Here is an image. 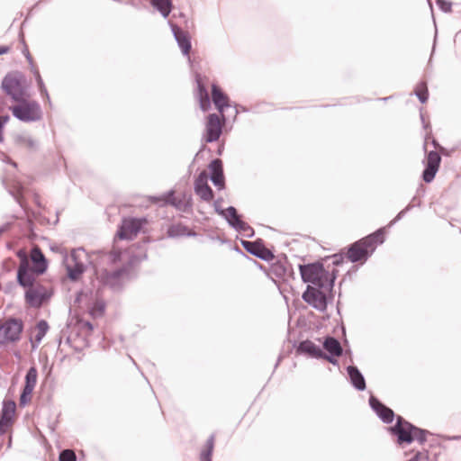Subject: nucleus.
<instances>
[{"label":"nucleus","instance_id":"nucleus-45","mask_svg":"<svg viewBox=\"0 0 461 461\" xmlns=\"http://www.w3.org/2000/svg\"><path fill=\"white\" fill-rule=\"evenodd\" d=\"M26 58H27V59H28V60H30V61H31L32 57H31V54H30L28 51H27V53H26Z\"/></svg>","mask_w":461,"mask_h":461},{"label":"nucleus","instance_id":"nucleus-27","mask_svg":"<svg viewBox=\"0 0 461 461\" xmlns=\"http://www.w3.org/2000/svg\"><path fill=\"white\" fill-rule=\"evenodd\" d=\"M244 245H245V248L249 252H251L252 254H254L263 259H268L270 258H273L272 253L268 249H267L263 247H260L255 243L245 242Z\"/></svg>","mask_w":461,"mask_h":461},{"label":"nucleus","instance_id":"nucleus-19","mask_svg":"<svg viewBox=\"0 0 461 461\" xmlns=\"http://www.w3.org/2000/svg\"><path fill=\"white\" fill-rule=\"evenodd\" d=\"M209 167L212 171L211 179L213 185L220 190L223 189L225 187V179L221 161L220 159H214L211 162Z\"/></svg>","mask_w":461,"mask_h":461},{"label":"nucleus","instance_id":"nucleus-40","mask_svg":"<svg viewBox=\"0 0 461 461\" xmlns=\"http://www.w3.org/2000/svg\"><path fill=\"white\" fill-rule=\"evenodd\" d=\"M408 461H429V456L427 453L418 452L412 458Z\"/></svg>","mask_w":461,"mask_h":461},{"label":"nucleus","instance_id":"nucleus-24","mask_svg":"<svg viewBox=\"0 0 461 461\" xmlns=\"http://www.w3.org/2000/svg\"><path fill=\"white\" fill-rule=\"evenodd\" d=\"M197 83V97L199 100L200 107L203 112L208 111L211 108V102L207 90L203 84L201 78L198 77L196 79Z\"/></svg>","mask_w":461,"mask_h":461},{"label":"nucleus","instance_id":"nucleus-9","mask_svg":"<svg viewBox=\"0 0 461 461\" xmlns=\"http://www.w3.org/2000/svg\"><path fill=\"white\" fill-rule=\"evenodd\" d=\"M146 223L147 220L145 218H124L116 233V238L119 240H132Z\"/></svg>","mask_w":461,"mask_h":461},{"label":"nucleus","instance_id":"nucleus-22","mask_svg":"<svg viewBox=\"0 0 461 461\" xmlns=\"http://www.w3.org/2000/svg\"><path fill=\"white\" fill-rule=\"evenodd\" d=\"M50 326L44 320L40 321L31 331V342L32 348H35L48 332Z\"/></svg>","mask_w":461,"mask_h":461},{"label":"nucleus","instance_id":"nucleus-14","mask_svg":"<svg viewBox=\"0 0 461 461\" xmlns=\"http://www.w3.org/2000/svg\"><path fill=\"white\" fill-rule=\"evenodd\" d=\"M25 301L31 306L39 308L42 303L48 298L45 288L41 285H33L26 287Z\"/></svg>","mask_w":461,"mask_h":461},{"label":"nucleus","instance_id":"nucleus-38","mask_svg":"<svg viewBox=\"0 0 461 461\" xmlns=\"http://www.w3.org/2000/svg\"><path fill=\"white\" fill-rule=\"evenodd\" d=\"M438 5L442 9L444 12H450L452 4L447 0H438L437 1Z\"/></svg>","mask_w":461,"mask_h":461},{"label":"nucleus","instance_id":"nucleus-29","mask_svg":"<svg viewBox=\"0 0 461 461\" xmlns=\"http://www.w3.org/2000/svg\"><path fill=\"white\" fill-rule=\"evenodd\" d=\"M191 230H189L186 226L176 223L171 225L167 230V236L170 238H177L182 236H189L192 235Z\"/></svg>","mask_w":461,"mask_h":461},{"label":"nucleus","instance_id":"nucleus-2","mask_svg":"<svg viewBox=\"0 0 461 461\" xmlns=\"http://www.w3.org/2000/svg\"><path fill=\"white\" fill-rule=\"evenodd\" d=\"M299 269L303 280L306 283H312L319 287H324L328 282L330 285H333L335 276L330 277L321 263L301 265Z\"/></svg>","mask_w":461,"mask_h":461},{"label":"nucleus","instance_id":"nucleus-34","mask_svg":"<svg viewBox=\"0 0 461 461\" xmlns=\"http://www.w3.org/2000/svg\"><path fill=\"white\" fill-rule=\"evenodd\" d=\"M415 95L418 96L420 101L424 104L427 102L429 98V90L427 84L425 82H420L417 84L415 87Z\"/></svg>","mask_w":461,"mask_h":461},{"label":"nucleus","instance_id":"nucleus-37","mask_svg":"<svg viewBox=\"0 0 461 461\" xmlns=\"http://www.w3.org/2000/svg\"><path fill=\"white\" fill-rule=\"evenodd\" d=\"M104 311V303L102 301H96L95 305L91 309V313L93 315H101Z\"/></svg>","mask_w":461,"mask_h":461},{"label":"nucleus","instance_id":"nucleus-20","mask_svg":"<svg viewBox=\"0 0 461 461\" xmlns=\"http://www.w3.org/2000/svg\"><path fill=\"white\" fill-rule=\"evenodd\" d=\"M370 405L384 422L390 423L393 421L394 417L393 411L390 408L384 405L376 398H370Z\"/></svg>","mask_w":461,"mask_h":461},{"label":"nucleus","instance_id":"nucleus-31","mask_svg":"<svg viewBox=\"0 0 461 461\" xmlns=\"http://www.w3.org/2000/svg\"><path fill=\"white\" fill-rule=\"evenodd\" d=\"M214 448V436L212 435L205 442L200 453V461H212V455Z\"/></svg>","mask_w":461,"mask_h":461},{"label":"nucleus","instance_id":"nucleus-13","mask_svg":"<svg viewBox=\"0 0 461 461\" xmlns=\"http://www.w3.org/2000/svg\"><path fill=\"white\" fill-rule=\"evenodd\" d=\"M38 371L32 366L25 376V385L20 397V405L24 406L32 401V393L37 384Z\"/></svg>","mask_w":461,"mask_h":461},{"label":"nucleus","instance_id":"nucleus-39","mask_svg":"<svg viewBox=\"0 0 461 461\" xmlns=\"http://www.w3.org/2000/svg\"><path fill=\"white\" fill-rule=\"evenodd\" d=\"M271 271L276 275L282 276L285 272V268L282 264H274L271 267Z\"/></svg>","mask_w":461,"mask_h":461},{"label":"nucleus","instance_id":"nucleus-35","mask_svg":"<svg viewBox=\"0 0 461 461\" xmlns=\"http://www.w3.org/2000/svg\"><path fill=\"white\" fill-rule=\"evenodd\" d=\"M76 454L73 450H63L59 455V461H76Z\"/></svg>","mask_w":461,"mask_h":461},{"label":"nucleus","instance_id":"nucleus-25","mask_svg":"<svg viewBox=\"0 0 461 461\" xmlns=\"http://www.w3.org/2000/svg\"><path fill=\"white\" fill-rule=\"evenodd\" d=\"M348 374L350 377L352 384L357 389L364 390L366 388L365 379L356 366H348Z\"/></svg>","mask_w":461,"mask_h":461},{"label":"nucleus","instance_id":"nucleus-7","mask_svg":"<svg viewBox=\"0 0 461 461\" xmlns=\"http://www.w3.org/2000/svg\"><path fill=\"white\" fill-rule=\"evenodd\" d=\"M393 431L398 436L399 443H411L415 439L420 442L425 440V432L402 420V417H398L397 424L393 429Z\"/></svg>","mask_w":461,"mask_h":461},{"label":"nucleus","instance_id":"nucleus-18","mask_svg":"<svg viewBox=\"0 0 461 461\" xmlns=\"http://www.w3.org/2000/svg\"><path fill=\"white\" fill-rule=\"evenodd\" d=\"M212 99L219 112L218 114H224V109L230 106V100L227 95L214 84L212 86Z\"/></svg>","mask_w":461,"mask_h":461},{"label":"nucleus","instance_id":"nucleus-23","mask_svg":"<svg viewBox=\"0 0 461 461\" xmlns=\"http://www.w3.org/2000/svg\"><path fill=\"white\" fill-rule=\"evenodd\" d=\"M173 32L183 53L185 55H188L191 50V42L188 33L178 28L177 26L173 27Z\"/></svg>","mask_w":461,"mask_h":461},{"label":"nucleus","instance_id":"nucleus-3","mask_svg":"<svg viewBox=\"0 0 461 461\" xmlns=\"http://www.w3.org/2000/svg\"><path fill=\"white\" fill-rule=\"evenodd\" d=\"M23 322L20 319L9 318L0 321V346H6L20 340Z\"/></svg>","mask_w":461,"mask_h":461},{"label":"nucleus","instance_id":"nucleus-6","mask_svg":"<svg viewBox=\"0 0 461 461\" xmlns=\"http://www.w3.org/2000/svg\"><path fill=\"white\" fill-rule=\"evenodd\" d=\"M25 79L20 73H12L5 77L2 88L14 101H21L25 95Z\"/></svg>","mask_w":461,"mask_h":461},{"label":"nucleus","instance_id":"nucleus-33","mask_svg":"<svg viewBox=\"0 0 461 461\" xmlns=\"http://www.w3.org/2000/svg\"><path fill=\"white\" fill-rule=\"evenodd\" d=\"M227 213H228V217H229V221L230 222L231 225L235 226L236 228H238L240 230H246L247 224L240 219L235 208H233V207L228 208Z\"/></svg>","mask_w":461,"mask_h":461},{"label":"nucleus","instance_id":"nucleus-44","mask_svg":"<svg viewBox=\"0 0 461 461\" xmlns=\"http://www.w3.org/2000/svg\"><path fill=\"white\" fill-rule=\"evenodd\" d=\"M17 256L20 258V262H23V258H28L26 253L23 250H20L18 253H17Z\"/></svg>","mask_w":461,"mask_h":461},{"label":"nucleus","instance_id":"nucleus-10","mask_svg":"<svg viewBox=\"0 0 461 461\" xmlns=\"http://www.w3.org/2000/svg\"><path fill=\"white\" fill-rule=\"evenodd\" d=\"M40 275L42 273L36 272V269L31 267L29 258H23L17 271V281L20 285L24 288L33 285Z\"/></svg>","mask_w":461,"mask_h":461},{"label":"nucleus","instance_id":"nucleus-5","mask_svg":"<svg viewBox=\"0 0 461 461\" xmlns=\"http://www.w3.org/2000/svg\"><path fill=\"white\" fill-rule=\"evenodd\" d=\"M17 102L18 104L10 108L14 116L17 119L23 122H33L41 118V110L37 102L23 98Z\"/></svg>","mask_w":461,"mask_h":461},{"label":"nucleus","instance_id":"nucleus-41","mask_svg":"<svg viewBox=\"0 0 461 461\" xmlns=\"http://www.w3.org/2000/svg\"><path fill=\"white\" fill-rule=\"evenodd\" d=\"M18 142L20 145L22 146H24V147H27V148H30V149H32L34 148V141L30 140V139H26V138H20L18 140Z\"/></svg>","mask_w":461,"mask_h":461},{"label":"nucleus","instance_id":"nucleus-28","mask_svg":"<svg viewBox=\"0 0 461 461\" xmlns=\"http://www.w3.org/2000/svg\"><path fill=\"white\" fill-rule=\"evenodd\" d=\"M323 348L332 356L339 357L342 354V348L340 343L332 337H328L325 339Z\"/></svg>","mask_w":461,"mask_h":461},{"label":"nucleus","instance_id":"nucleus-1","mask_svg":"<svg viewBox=\"0 0 461 461\" xmlns=\"http://www.w3.org/2000/svg\"><path fill=\"white\" fill-rule=\"evenodd\" d=\"M384 240V233L379 230L353 243L347 252V258L351 262L365 261L370 254L382 244Z\"/></svg>","mask_w":461,"mask_h":461},{"label":"nucleus","instance_id":"nucleus-32","mask_svg":"<svg viewBox=\"0 0 461 461\" xmlns=\"http://www.w3.org/2000/svg\"><path fill=\"white\" fill-rule=\"evenodd\" d=\"M150 3L164 17H167L172 10L171 0H150Z\"/></svg>","mask_w":461,"mask_h":461},{"label":"nucleus","instance_id":"nucleus-17","mask_svg":"<svg viewBox=\"0 0 461 461\" xmlns=\"http://www.w3.org/2000/svg\"><path fill=\"white\" fill-rule=\"evenodd\" d=\"M16 405L14 402H5L0 419V433H6L12 427L14 420Z\"/></svg>","mask_w":461,"mask_h":461},{"label":"nucleus","instance_id":"nucleus-4","mask_svg":"<svg viewBox=\"0 0 461 461\" xmlns=\"http://www.w3.org/2000/svg\"><path fill=\"white\" fill-rule=\"evenodd\" d=\"M226 124L224 114L210 113L205 117L203 140L207 142H214L220 140Z\"/></svg>","mask_w":461,"mask_h":461},{"label":"nucleus","instance_id":"nucleus-36","mask_svg":"<svg viewBox=\"0 0 461 461\" xmlns=\"http://www.w3.org/2000/svg\"><path fill=\"white\" fill-rule=\"evenodd\" d=\"M9 120L10 117L8 114H0V143L5 140L4 128Z\"/></svg>","mask_w":461,"mask_h":461},{"label":"nucleus","instance_id":"nucleus-8","mask_svg":"<svg viewBox=\"0 0 461 461\" xmlns=\"http://www.w3.org/2000/svg\"><path fill=\"white\" fill-rule=\"evenodd\" d=\"M121 258V252L113 250L103 259L104 263H111L113 266L110 269L99 267L96 269L97 277L104 284H113L121 275V269L116 266Z\"/></svg>","mask_w":461,"mask_h":461},{"label":"nucleus","instance_id":"nucleus-46","mask_svg":"<svg viewBox=\"0 0 461 461\" xmlns=\"http://www.w3.org/2000/svg\"><path fill=\"white\" fill-rule=\"evenodd\" d=\"M334 264H335V265H338V264H339V261H338V260L334 261Z\"/></svg>","mask_w":461,"mask_h":461},{"label":"nucleus","instance_id":"nucleus-30","mask_svg":"<svg viewBox=\"0 0 461 461\" xmlns=\"http://www.w3.org/2000/svg\"><path fill=\"white\" fill-rule=\"evenodd\" d=\"M149 201L153 203H159L162 204H171L176 208H180V202H177L176 197L174 196V192H169L167 194H164L159 197L152 196L149 198Z\"/></svg>","mask_w":461,"mask_h":461},{"label":"nucleus","instance_id":"nucleus-43","mask_svg":"<svg viewBox=\"0 0 461 461\" xmlns=\"http://www.w3.org/2000/svg\"><path fill=\"white\" fill-rule=\"evenodd\" d=\"M9 50H10V47L0 46V55L7 53Z\"/></svg>","mask_w":461,"mask_h":461},{"label":"nucleus","instance_id":"nucleus-12","mask_svg":"<svg viewBox=\"0 0 461 461\" xmlns=\"http://www.w3.org/2000/svg\"><path fill=\"white\" fill-rule=\"evenodd\" d=\"M303 299L318 311L324 312L327 308L325 294L315 287L308 285L303 294Z\"/></svg>","mask_w":461,"mask_h":461},{"label":"nucleus","instance_id":"nucleus-15","mask_svg":"<svg viewBox=\"0 0 461 461\" xmlns=\"http://www.w3.org/2000/svg\"><path fill=\"white\" fill-rule=\"evenodd\" d=\"M194 191L205 202H211L213 199V192L208 185V174L206 171H202L195 179Z\"/></svg>","mask_w":461,"mask_h":461},{"label":"nucleus","instance_id":"nucleus-42","mask_svg":"<svg viewBox=\"0 0 461 461\" xmlns=\"http://www.w3.org/2000/svg\"><path fill=\"white\" fill-rule=\"evenodd\" d=\"M34 75H35V77H36V79H37L38 85H39V86H40L41 90L42 91V89H43V82H42V79H41V75H40L39 71H38V70H35V71H34Z\"/></svg>","mask_w":461,"mask_h":461},{"label":"nucleus","instance_id":"nucleus-26","mask_svg":"<svg viewBox=\"0 0 461 461\" xmlns=\"http://www.w3.org/2000/svg\"><path fill=\"white\" fill-rule=\"evenodd\" d=\"M298 350L303 353H307L312 357H320L322 356L321 349L318 348L313 342L311 340H304L300 343L298 347Z\"/></svg>","mask_w":461,"mask_h":461},{"label":"nucleus","instance_id":"nucleus-11","mask_svg":"<svg viewBox=\"0 0 461 461\" xmlns=\"http://www.w3.org/2000/svg\"><path fill=\"white\" fill-rule=\"evenodd\" d=\"M83 251L73 250L66 258V268L68 276L72 280H77L85 271V264L80 256Z\"/></svg>","mask_w":461,"mask_h":461},{"label":"nucleus","instance_id":"nucleus-16","mask_svg":"<svg viewBox=\"0 0 461 461\" xmlns=\"http://www.w3.org/2000/svg\"><path fill=\"white\" fill-rule=\"evenodd\" d=\"M441 158L437 151H429L427 155L426 168L423 171L422 178L426 183H430L439 168Z\"/></svg>","mask_w":461,"mask_h":461},{"label":"nucleus","instance_id":"nucleus-21","mask_svg":"<svg viewBox=\"0 0 461 461\" xmlns=\"http://www.w3.org/2000/svg\"><path fill=\"white\" fill-rule=\"evenodd\" d=\"M30 259L32 263V267L36 269L38 273H44L47 269V260L38 246L33 247L30 253Z\"/></svg>","mask_w":461,"mask_h":461}]
</instances>
